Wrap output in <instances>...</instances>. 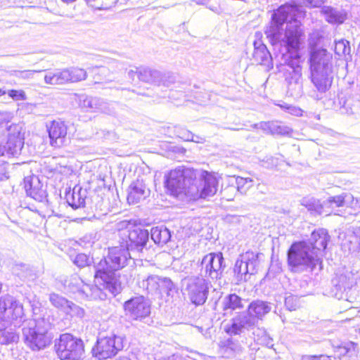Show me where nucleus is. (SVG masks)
I'll use <instances>...</instances> for the list:
<instances>
[{"label": "nucleus", "instance_id": "ddd939ff", "mask_svg": "<svg viewBox=\"0 0 360 360\" xmlns=\"http://www.w3.org/2000/svg\"><path fill=\"white\" fill-rule=\"evenodd\" d=\"M186 179L182 171L176 169L170 171L165 182L169 194L176 198L181 195L190 196L191 191L184 187Z\"/></svg>", "mask_w": 360, "mask_h": 360}, {"label": "nucleus", "instance_id": "13d9d810", "mask_svg": "<svg viewBox=\"0 0 360 360\" xmlns=\"http://www.w3.org/2000/svg\"><path fill=\"white\" fill-rule=\"evenodd\" d=\"M116 360H130L128 357H126V356H122V357H119L118 359H117Z\"/></svg>", "mask_w": 360, "mask_h": 360}, {"label": "nucleus", "instance_id": "5fc2aeb1", "mask_svg": "<svg viewBox=\"0 0 360 360\" xmlns=\"http://www.w3.org/2000/svg\"><path fill=\"white\" fill-rule=\"evenodd\" d=\"M354 236L359 238V244L360 245V227L356 228L354 231Z\"/></svg>", "mask_w": 360, "mask_h": 360}, {"label": "nucleus", "instance_id": "f8f14e48", "mask_svg": "<svg viewBox=\"0 0 360 360\" xmlns=\"http://www.w3.org/2000/svg\"><path fill=\"white\" fill-rule=\"evenodd\" d=\"M67 123L60 120H52L47 127V131L50 139V145L55 148H60L68 144Z\"/></svg>", "mask_w": 360, "mask_h": 360}, {"label": "nucleus", "instance_id": "a18cd8bd", "mask_svg": "<svg viewBox=\"0 0 360 360\" xmlns=\"http://www.w3.org/2000/svg\"><path fill=\"white\" fill-rule=\"evenodd\" d=\"M8 94L13 101H25L27 99L26 94L23 90L11 89Z\"/></svg>", "mask_w": 360, "mask_h": 360}, {"label": "nucleus", "instance_id": "09e8293b", "mask_svg": "<svg viewBox=\"0 0 360 360\" xmlns=\"http://www.w3.org/2000/svg\"><path fill=\"white\" fill-rule=\"evenodd\" d=\"M302 360H331V357L325 354L320 355H306Z\"/></svg>", "mask_w": 360, "mask_h": 360}, {"label": "nucleus", "instance_id": "1a4fd4ad", "mask_svg": "<svg viewBox=\"0 0 360 360\" xmlns=\"http://www.w3.org/2000/svg\"><path fill=\"white\" fill-rule=\"evenodd\" d=\"M123 349V339L121 336L111 334L98 338L96 345L92 349L94 355L99 359H106L115 356Z\"/></svg>", "mask_w": 360, "mask_h": 360}, {"label": "nucleus", "instance_id": "bb28decb", "mask_svg": "<svg viewBox=\"0 0 360 360\" xmlns=\"http://www.w3.org/2000/svg\"><path fill=\"white\" fill-rule=\"evenodd\" d=\"M150 236L154 243L161 246L167 244L172 236L170 231L164 226L153 227Z\"/></svg>", "mask_w": 360, "mask_h": 360}, {"label": "nucleus", "instance_id": "de8ad7c7", "mask_svg": "<svg viewBox=\"0 0 360 360\" xmlns=\"http://www.w3.org/2000/svg\"><path fill=\"white\" fill-rule=\"evenodd\" d=\"M8 174V164L6 162H0V181L8 179L9 178Z\"/></svg>", "mask_w": 360, "mask_h": 360}, {"label": "nucleus", "instance_id": "2f4dec72", "mask_svg": "<svg viewBox=\"0 0 360 360\" xmlns=\"http://www.w3.org/2000/svg\"><path fill=\"white\" fill-rule=\"evenodd\" d=\"M259 254L253 252H247L243 255L245 264H247L248 274L252 275L257 272V267L259 266Z\"/></svg>", "mask_w": 360, "mask_h": 360}, {"label": "nucleus", "instance_id": "f704fd0d", "mask_svg": "<svg viewBox=\"0 0 360 360\" xmlns=\"http://www.w3.org/2000/svg\"><path fill=\"white\" fill-rule=\"evenodd\" d=\"M148 196L147 192L142 188L134 186L130 188L127 195L128 202H138L146 200Z\"/></svg>", "mask_w": 360, "mask_h": 360}, {"label": "nucleus", "instance_id": "6e6d98bb", "mask_svg": "<svg viewBox=\"0 0 360 360\" xmlns=\"http://www.w3.org/2000/svg\"><path fill=\"white\" fill-rule=\"evenodd\" d=\"M278 106L279 108H281V109L289 111V110H290V108L292 105H289L287 104H278Z\"/></svg>", "mask_w": 360, "mask_h": 360}, {"label": "nucleus", "instance_id": "0eeeda50", "mask_svg": "<svg viewBox=\"0 0 360 360\" xmlns=\"http://www.w3.org/2000/svg\"><path fill=\"white\" fill-rule=\"evenodd\" d=\"M55 347L61 360H79L84 354L83 341L69 333L60 335Z\"/></svg>", "mask_w": 360, "mask_h": 360}, {"label": "nucleus", "instance_id": "f3484780", "mask_svg": "<svg viewBox=\"0 0 360 360\" xmlns=\"http://www.w3.org/2000/svg\"><path fill=\"white\" fill-rule=\"evenodd\" d=\"M23 188L27 195L36 201L41 202L46 196L42 182L35 175L28 176L23 179Z\"/></svg>", "mask_w": 360, "mask_h": 360}, {"label": "nucleus", "instance_id": "e2e57ef3", "mask_svg": "<svg viewBox=\"0 0 360 360\" xmlns=\"http://www.w3.org/2000/svg\"><path fill=\"white\" fill-rule=\"evenodd\" d=\"M314 204H307L308 207H309V209L311 208V207Z\"/></svg>", "mask_w": 360, "mask_h": 360}, {"label": "nucleus", "instance_id": "7ed1b4c3", "mask_svg": "<svg viewBox=\"0 0 360 360\" xmlns=\"http://www.w3.org/2000/svg\"><path fill=\"white\" fill-rule=\"evenodd\" d=\"M321 262L318 254L306 241L292 243L288 251V263L294 272L312 271Z\"/></svg>", "mask_w": 360, "mask_h": 360}, {"label": "nucleus", "instance_id": "4d7b16f0", "mask_svg": "<svg viewBox=\"0 0 360 360\" xmlns=\"http://www.w3.org/2000/svg\"><path fill=\"white\" fill-rule=\"evenodd\" d=\"M106 2L108 3V6L113 7L118 2V0H106Z\"/></svg>", "mask_w": 360, "mask_h": 360}, {"label": "nucleus", "instance_id": "58836bf2", "mask_svg": "<svg viewBox=\"0 0 360 360\" xmlns=\"http://www.w3.org/2000/svg\"><path fill=\"white\" fill-rule=\"evenodd\" d=\"M160 290L159 292H166L169 294V292L173 290L175 288L174 283L167 277H160L159 279Z\"/></svg>", "mask_w": 360, "mask_h": 360}, {"label": "nucleus", "instance_id": "a878e982", "mask_svg": "<svg viewBox=\"0 0 360 360\" xmlns=\"http://www.w3.org/2000/svg\"><path fill=\"white\" fill-rule=\"evenodd\" d=\"M252 57L256 65L272 67V57L265 46L255 48Z\"/></svg>", "mask_w": 360, "mask_h": 360}, {"label": "nucleus", "instance_id": "864d4df0", "mask_svg": "<svg viewBox=\"0 0 360 360\" xmlns=\"http://www.w3.org/2000/svg\"><path fill=\"white\" fill-rule=\"evenodd\" d=\"M338 207H343L345 205H346V210H347V214H354L352 212H351V210H352V207H350L349 205V204H342V203H340V204H336Z\"/></svg>", "mask_w": 360, "mask_h": 360}, {"label": "nucleus", "instance_id": "5701e85b", "mask_svg": "<svg viewBox=\"0 0 360 360\" xmlns=\"http://www.w3.org/2000/svg\"><path fill=\"white\" fill-rule=\"evenodd\" d=\"M160 276L158 275L149 274L146 276L139 274L137 283L139 288L146 290L149 293L158 292L160 290Z\"/></svg>", "mask_w": 360, "mask_h": 360}, {"label": "nucleus", "instance_id": "6e6552de", "mask_svg": "<svg viewBox=\"0 0 360 360\" xmlns=\"http://www.w3.org/2000/svg\"><path fill=\"white\" fill-rule=\"evenodd\" d=\"M94 283V285L85 283L82 278L75 275L70 278L68 287L72 292L79 293L89 299L105 300L108 290L103 288V285L97 283L95 280Z\"/></svg>", "mask_w": 360, "mask_h": 360}, {"label": "nucleus", "instance_id": "3c124183", "mask_svg": "<svg viewBox=\"0 0 360 360\" xmlns=\"http://www.w3.org/2000/svg\"><path fill=\"white\" fill-rule=\"evenodd\" d=\"M338 46H343V53H345L347 51L349 50V47L347 46L346 42L344 40H340L338 41L335 44V49H338Z\"/></svg>", "mask_w": 360, "mask_h": 360}, {"label": "nucleus", "instance_id": "aec40b11", "mask_svg": "<svg viewBox=\"0 0 360 360\" xmlns=\"http://www.w3.org/2000/svg\"><path fill=\"white\" fill-rule=\"evenodd\" d=\"M329 240L330 236L328 231L324 229H319L312 232L307 243L310 245L311 250H314L319 257L326 250Z\"/></svg>", "mask_w": 360, "mask_h": 360}, {"label": "nucleus", "instance_id": "c9c22d12", "mask_svg": "<svg viewBox=\"0 0 360 360\" xmlns=\"http://www.w3.org/2000/svg\"><path fill=\"white\" fill-rule=\"evenodd\" d=\"M49 301L55 307L60 309L65 312L68 309L70 303V301L56 293H51L49 295Z\"/></svg>", "mask_w": 360, "mask_h": 360}, {"label": "nucleus", "instance_id": "423d86ee", "mask_svg": "<svg viewBox=\"0 0 360 360\" xmlns=\"http://www.w3.org/2000/svg\"><path fill=\"white\" fill-rule=\"evenodd\" d=\"M210 286V281L200 276H192L183 280L184 290L188 300L197 307L206 302Z\"/></svg>", "mask_w": 360, "mask_h": 360}, {"label": "nucleus", "instance_id": "dca6fc26", "mask_svg": "<svg viewBox=\"0 0 360 360\" xmlns=\"http://www.w3.org/2000/svg\"><path fill=\"white\" fill-rule=\"evenodd\" d=\"M203 186L200 192L193 193L191 191L190 196L194 200L202 199L209 200L217 191L218 179L216 176L208 172H203L202 174Z\"/></svg>", "mask_w": 360, "mask_h": 360}, {"label": "nucleus", "instance_id": "9d476101", "mask_svg": "<svg viewBox=\"0 0 360 360\" xmlns=\"http://www.w3.org/2000/svg\"><path fill=\"white\" fill-rule=\"evenodd\" d=\"M224 263V259L221 252L206 255L200 262V277H208L212 280L220 279L225 268Z\"/></svg>", "mask_w": 360, "mask_h": 360}, {"label": "nucleus", "instance_id": "4be33fe9", "mask_svg": "<svg viewBox=\"0 0 360 360\" xmlns=\"http://www.w3.org/2000/svg\"><path fill=\"white\" fill-rule=\"evenodd\" d=\"M219 352L225 357L238 356L240 358L243 348L238 340L232 338L221 340L219 343Z\"/></svg>", "mask_w": 360, "mask_h": 360}, {"label": "nucleus", "instance_id": "f03ea898", "mask_svg": "<svg viewBox=\"0 0 360 360\" xmlns=\"http://www.w3.org/2000/svg\"><path fill=\"white\" fill-rule=\"evenodd\" d=\"M51 328L49 316L27 321L22 328L25 343L33 351L46 348L51 343L53 338L51 332Z\"/></svg>", "mask_w": 360, "mask_h": 360}, {"label": "nucleus", "instance_id": "052dcab7", "mask_svg": "<svg viewBox=\"0 0 360 360\" xmlns=\"http://www.w3.org/2000/svg\"><path fill=\"white\" fill-rule=\"evenodd\" d=\"M338 285H339L340 290H341L342 288H345V286L343 284H339Z\"/></svg>", "mask_w": 360, "mask_h": 360}, {"label": "nucleus", "instance_id": "cd10ccee", "mask_svg": "<svg viewBox=\"0 0 360 360\" xmlns=\"http://www.w3.org/2000/svg\"><path fill=\"white\" fill-rule=\"evenodd\" d=\"M67 76L65 69L55 72H49L44 75V82L50 86H61L68 83Z\"/></svg>", "mask_w": 360, "mask_h": 360}, {"label": "nucleus", "instance_id": "20e7f679", "mask_svg": "<svg viewBox=\"0 0 360 360\" xmlns=\"http://www.w3.org/2000/svg\"><path fill=\"white\" fill-rule=\"evenodd\" d=\"M332 59V55L326 49L313 44L310 47L309 63L311 71V80L319 91H325L330 86V82L321 73Z\"/></svg>", "mask_w": 360, "mask_h": 360}, {"label": "nucleus", "instance_id": "72a5a7b5", "mask_svg": "<svg viewBox=\"0 0 360 360\" xmlns=\"http://www.w3.org/2000/svg\"><path fill=\"white\" fill-rule=\"evenodd\" d=\"M65 70L68 83L80 82L84 80L87 77L86 71L79 67H72Z\"/></svg>", "mask_w": 360, "mask_h": 360}, {"label": "nucleus", "instance_id": "2eb2a0df", "mask_svg": "<svg viewBox=\"0 0 360 360\" xmlns=\"http://www.w3.org/2000/svg\"><path fill=\"white\" fill-rule=\"evenodd\" d=\"M299 12V8L296 5L290 4L281 5L274 12L271 22L275 26L280 27L284 23L295 22Z\"/></svg>", "mask_w": 360, "mask_h": 360}, {"label": "nucleus", "instance_id": "37998d69", "mask_svg": "<svg viewBox=\"0 0 360 360\" xmlns=\"http://www.w3.org/2000/svg\"><path fill=\"white\" fill-rule=\"evenodd\" d=\"M86 2L93 10H108L112 8L108 6L106 0H86Z\"/></svg>", "mask_w": 360, "mask_h": 360}, {"label": "nucleus", "instance_id": "9b49d317", "mask_svg": "<svg viewBox=\"0 0 360 360\" xmlns=\"http://www.w3.org/2000/svg\"><path fill=\"white\" fill-rule=\"evenodd\" d=\"M126 314L134 320H140L148 317L150 314V304L143 296H136L126 301L124 304Z\"/></svg>", "mask_w": 360, "mask_h": 360}, {"label": "nucleus", "instance_id": "7c9ffc66", "mask_svg": "<svg viewBox=\"0 0 360 360\" xmlns=\"http://www.w3.org/2000/svg\"><path fill=\"white\" fill-rule=\"evenodd\" d=\"M326 20L328 23L333 25L342 24L347 19L346 13L339 12L332 8H329L324 11Z\"/></svg>", "mask_w": 360, "mask_h": 360}, {"label": "nucleus", "instance_id": "b1692460", "mask_svg": "<svg viewBox=\"0 0 360 360\" xmlns=\"http://www.w3.org/2000/svg\"><path fill=\"white\" fill-rule=\"evenodd\" d=\"M271 306L269 303L262 300H255L252 302L249 306L247 313L255 317V320L262 319L266 314L270 312Z\"/></svg>", "mask_w": 360, "mask_h": 360}, {"label": "nucleus", "instance_id": "8fccbe9b", "mask_svg": "<svg viewBox=\"0 0 360 360\" xmlns=\"http://www.w3.org/2000/svg\"><path fill=\"white\" fill-rule=\"evenodd\" d=\"M291 115L295 116H301L302 115V110L300 108L291 106L290 110L288 111Z\"/></svg>", "mask_w": 360, "mask_h": 360}, {"label": "nucleus", "instance_id": "49530a36", "mask_svg": "<svg viewBox=\"0 0 360 360\" xmlns=\"http://www.w3.org/2000/svg\"><path fill=\"white\" fill-rule=\"evenodd\" d=\"M136 74L139 79L145 82H149L150 79L152 77L151 71L145 69L137 71Z\"/></svg>", "mask_w": 360, "mask_h": 360}, {"label": "nucleus", "instance_id": "c756f323", "mask_svg": "<svg viewBox=\"0 0 360 360\" xmlns=\"http://www.w3.org/2000/svg\"><path fill=\"white\" fill-rule=\"evenodd\" d=\"M233 272L236 276L237 283L242 281H246L248 280V269L247 264H245L244 258L243 255L240 258H238L234 265Z\"/></svg>", "mask_w": 360, "mask_h": 360}, {"label": "nucleus", "instance_id": "603ef678", "mask_svg": "<svg viewBox=\"0 0 360 360\" xmlns=\"http://www.w3.org/2000/svg\"><path fill=\"white\" fill-rule=\"evenodd\" d=\"M86 204H68L72 210H76L77 209L84 208Z\"/></svg>", "mask_w": 360, "mask_h": 360}, {"label": "nucleus", "instance_id": "6ab92c4d", "mask_svg": "<svg viewBox=\"0 0 360 360\" xmlns=\"http://www.w3.org/2000/svg\"><path fill=\"white\" fill-rule=\"evenodd\" d=\"M23 146L24 138L20 132L11 134L5 143H0V156L18 155Z\"/></svg>", "mask_w": 360, "mask_h": 360}, {"label": "nucleus", "instance_id": "c85d7f7f", "mask_svg": "<svg viewBox=\"0 0 360 360\" xmlns=\"http://www.w3.org/2000/svg\"><path fill=\"white\" fill-rule=\"evenodd\" d=\"M6 323V322L0 321V344L8 345L18 342V335L13 328L7 327Z\"/></svg>", "mask_w": 360, "mask_h": 360}, {"label": "nucleus", "instance_id": "a19ab883", "mask_svg": "<svg viewBox=\"0 0 360 360\" xmlns=\"http://www.w3.org/2000/svg\"><path fill=\"white\" fill-rule=\"evenodd\" d=\"M285 305L289 311H295L300 307V300L297 296L288 295L285 298Z\"/></svg>", "mask_w": 360, "mask_h": 360}, {"label": "nucleus", "instance_id": "4c0bfd02", "mask_svg": "<svg viewBox=\"0 0 360 360\" xmlns=\"http://www.w3.org/2000/svg\"><path fill=\"white\" fill-rule=\"evenodd\" d=\"M357 344L353 342L343 343L338 347V351L341 355H348L352 356L356 353Z\"/></svg>", "mask_w": 360, "mask_h": 360}, {"label": "nucleus", "instance_id": "680f3d73", "mask_svg": "<svg viewBox=\"0 0 360 360\" xmlns=\"http://www.w3.org/2000/svg\"><path fill=\"white\" fill-rule=\"evenodd\" d=\"M345 276H341L340 277V281H342V280H343V279H345Z\"/></svg>", "mask_w": 360, "mask_h": 360}, {"label": "nucleus", "instance_id": "a211bd4d", "mask_svg": "<svg viewBox=\"0 0 360 360\" xmlns=\"http://www.w3.org/2000/svg\"><path fill=\"white\" fill-rule=\"evenodd\" d=\"M122 235L126 238H122L123 241H128L129 249L140 251L146 245L149 233L146 229L136 228L131 231H124Z\"/></svg>", "mask_w": 360, "mask_h": 360}, {"label": "nucleus", "instance_id": "393cba45", "mask_svg": "<svg viewBox=\"0 0 360 360\" xmlns=\"http://www.w3.org/2000/svg\"><path fill=\"white\" fill-rule=\"evenodd\" d=\"M224 315L231 314L233 311L244 307L243 300L236 293L229 294L224 297L221 302Z\"/></svg>", "mask_w": 360, "mask_h": 360}, {"label": "nucleus", "instance_id": "bf43d9fd", "mask_svg": "<svg viewBox=\"0 0 360 360\" xmlns=\"http://www.w3.org/2000/svg\"><path fill=\"white\" fill-rule=\"evenodd\" d=\"M5 94H6V91L0 88V97Z\"/></svg>", "mask_w": 360, "mask_h": 360}, {"label": "nucleus", "instance_id": "79ce46f5", "mask_svg": "<svg viewBox=\"0 0 360 360\" xmlns=\"http://www.w3.org/2000/svg\"><path fill=\"white\" fill-rule=\"evenodd\" d=\"M237 189L240 193L245 192L252 186V180L249 178L238 176L236 178Z\"/></svg>", "mask_w": 360, "mask_h": 360}, {"label": "nucleus", "instance_id": "ea45409f", "mask_svg": "<svg viewBox=\"0 0 360 360\" xmlns=\"http://www.w3.org/2000/svg\"><path fill=\"white\" fill-rule=\"evenodd\" d=\"M16 299L11 295H5L0 297V318L15 303Z\"/></svg>", "mask_w": 360, "mask_h": 360}, {"label": "nucleus", "instance_id": "412c9836", "mask_svg": "<svg viewBox=\"0 0 360 360\" xmlns=\"http://www.w3.org/2000/svg\"><path fill=\"white\" fill-rule=\"evenodd\" d=\"M23 307L17 300L12 306L0 318V321L13 324L14 327L20 326L23 321Z\"/></svg>", "mask_w": 360, "mask_h": 360}, {"label": "nucleus", "instance_id": "e433bc0d", "mask_svg": "<svg viewBox=\"0 0 360 360\" xmlns=\"http://www.w3.org/2000/svg\"><path fill=\"white\" fill-rule=\"evenodd\" d=\"M74 264L79 268H84L91 264L93 259L89 257L87 255L84 253L77 254L74 258L72 259Z\"/></svg>", "mask_w": 360, "mask_h": 360}, {"label": "nucleus", "instance_id": "4468645a", "mask_svg": "<svg viewBox=\"0 0 360 360\" xmlns=\"http://www.w3.org/2000/svg\"><path fill=\"white\" fill-rule=\"evenodd\" d=\"M304 37V30L300 25H295L292 28H288L285 34V46L287 53L292 59H300V46L302 37Z\"/></svg>", "mask_w": 360, "mask_h": 360}, {"label": "nucleus", "instance_id": "0e129e2a", "mask_svg": "<svg viewBox=\"0 0 360 360\" xmlns=\"http://www.w3.org/2000/svg\"><path fill=\"white\" fill-rule=\"evenodd\" d=\"M254 338H255L256 340H257V341H259V338H257V339H256V338H255V337H254Z\"/></svg>", "mask_w": 360, "mask_h": 360}, {"label": "nucleus", "instance_id": "39448f33", "mask_svg": "<svg viewBox=\"0 0 360 360\" xmlns=\"http://www.w3.org/2000/svg\"><path fill=\"white\" fill-rule=\"evenodd\" d=\"M257 322L255 317L251 316L245 311L237 313L229 321L224 325V332L230 336L245 335L248 332L253 330L252 334L264 335L266 338V331L263 329L256 328Z\"/></svg>", "mask_w": 360, "mask_h": 360}, {"label": "nucleus", "instance_id": "f257e3e1", "mask_svg": "<svg viewBox=\"0 0 360 360\" xmlns=\"http://www.w3.org/2000/svg\"><path fill=\"white\" fill-rule=\"evenodd\" d=\"M129 250L128 241H122L119 246L109 248L108 257L94 264L96 282L114 296L121 290L115 271L134 264Z\"/></svg>", "mask_w": 360, "mask_h": 360}, {"label": "nucleus", "instance_id": "473e14b6", "mask_svg": "<svg viewBox=\"0 0 360 360\" xmlns=\"http://www.w3.org/2000/svg\"><path fill=\"white\" fill-rule=\"evenodd\" d=\"M264 124L272 134L285 136L290 135L292 131V129L278 121L267 122Z\"/></svg>", "mask_w": 360, "mask_h": 360}, {"label": "nucleus", "instance_id": "c03bdc74", "mask_svg": "<svg viewBox=\"0 0 360 360\" xmlns=\"http://www.w3.org/2000/svg\"><path fill=\"white\" fill-rule=\"evenodd\" d=\"M69 306L68 309L65 312L66 314H72L80 318L84 316L85 311L82 307L74 304L72 302H70Z\"/></svg>", "mask_w": 360, "mask_h": 360}]
</instances>
